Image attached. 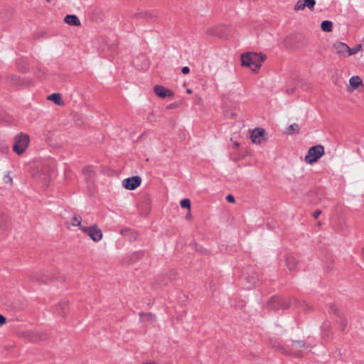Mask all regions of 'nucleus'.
<instances>
[{
    "instance_id": "a19ab883",
    "label": "nucleus",
    "mask_w": 364,
    "mask_h": 364,
    "mask_svg": "<svg viewBox=\"0 0 364 364\" xmlns=\"http://www.w3.org/2000/svg\"><path fill=\"white\" fill-rule=\"evenodd\" d=\"M143 364H156V363L154 361H146L144 362Z\"/></svg>"
},
{
    "instance_id": "dca6fc26",
    "label": "nucleus",
    "mask_w": 364,
    "mask_h": 364,
    "mask_svg": "<svg viewBox=\"0 0 364 364\" xmlns=\"http://www.w3.org/2000/svg\"><path fill=\"white\" fill-rule=\"evenodd\" d=\"M258 280H259L258 276H257V273H255V272H252L250 274H249L248 276H247L246 281H247V283L248 284L247 288V289L253 288L255 286V284L257 283Z\"/></svg>"
},
{
    "instance_id": "b1692460",
    "label": "nucleus",
    "mask_w": 364,
    "mask_h": 364,
    "mask_svg": "<svg viewBox=\"0 0 364 364\" xmlns=\"http://www.w3.org/2000/svg\"><path fill=\"white\" fill-rule=\"evenodd\" d=\"M82 172L88 178H92L95 175V171L91 166L84 167Z\"/></svg>"
},
{
    "instance_id": "0eeeda50",
    "label": "nucleus",
    "mask_w": 364,
    "mask_h": 364,
    "mask_svg": "<svg viewBox=\"0 0 364 364\" xmlns=\"http://www.w3.org/2000/svg\"><path fill=\"white\" fill-rule=\"evenodd\" d=\"M141 183V178L139 176H132L130 178H125L122 181L123 186L127 190H134L140 186Z\"/></svg>"
},
{
    "instance_id": "473e14b6",
    "label": "nucleus",
    "mask_w": 364,
    "mask_h": 364,
    "mask_svg": "<svg viewBox=\"0 0 364 364\" xmlns=\"http://www.w3.org/2000/svg\"><path fill=\"white\" fill-rule=\"evenodd\" d=\"M4 181L5 183L12 184V178L9 175V172L4 176Z\"/></svg>"
},
{
    "instance_id": "c756f323",
    "label": "nucleus",
    "mask_w": 364,
    "mask_h": 364,
    "mask_svg": "<svg viewBox=\"0 0 364 364\" xmlns=\"http://www.w3.org/2000/svg\"><path fill=\"white\" fill-rule=\"evenodd\" d=\"M361 48L362 46L360 44H358L354 48H350L349 55L358 53L361 50Z\"/></svg>"
},
{
    "instance_id": "6ab92c4d",
    "label": "nucleus",
    "mask_w": 364,
    "mask_h": 364,
    "mask_svg": "<svg viewBox=\"0 0 364 364\" xmlns=\"http://www.w3.org/2000/svg\"><path fill=\"white\" fill-rule=\"evenodd\" d=\"M45 275L43 272H36L29 277V279L32 282H47V279L44 278Z\"/></svg>"
},
{
    "instance_id": "a211bd4d",
    "label": "nucleus",
    "mask_w": 364,
    "mask_h": 364,
    "mask_svg": "<svg viewBox=\"0 0 364 364\" xmlns=\"http://www.w3.org/2000/svg\"><path fill=\"white\" fill-rule=\"evenodd\" d=\"M134 15L137 18H142L150 21H154L156 18V16L154 14L149 11H143L139 14H135Z\"/></svg>"
},
{
    "instance_id": "72a5a7b5",
    "label": "nucleus",
    "mask_w": 364,
    "mask_h": 364,
    "mask_svg": "<svg viewBox=\"0 0 364 364\" xmlns=\"http://www.w3.org/2000/svg\"><path fill=\"white\" fill-rule=\"evenodd\" d=\"M226 200L229 203H235V201L234 196L231 194H229L226 196Z\"/></svg>"
},
{
    "instance_id": "423d86ee",
    "label": "nucleus",
    "mask_w": 364,
    "mask_h": 364,
    "mask_svg": "<svg viewBox=\"0 0 364 364\" xmlns=\"http://www.w3.org/2000/svg\"><path fill=\"white\" fill-rule=\"evenodd\" d=\"M23 336L31 342H38L48 338L46 333L36 330L26 331L24 333Z\"/></svg>"
},
{
    "instance_id": "58836bf2",
    "label": "nucleus",
    "mask_w": 364,
    "mask_h": 364,
    "mask_svg": "<svg viewBox=\"0 0 364 364\" xmlns=\"http://www.w3.org/2000/svg\"><path fill=\"white\" fill-rule=\"evenodd\" d=\"M330 310H331V312L336 313V308L334 306L331 305V306H330Z\"/></svg>"
},
{
    "instance_id": "cd10ccee",
    "label": "nucleus",
    "mask_w": 364,
    "mask_h": 364,
    "mask_svg": "<svg viewBox=\"0 0 364 364\" xmlns=\"http://www.w3.org/2000/svg\"><path fill=\"white\" fill-rule=\"evenodd\" d=\"M305 9V5L304 1L299 0L294 5V9L295 11H298L300 10H304Z\"/></svg>"
},
{
    "instance_id": "c9c22d12",
    "label": "nucleus",
    "mask_w": 364,
    "mask_h": 364,
    "mask_svg": "<svg viewBox=\"0 0 364 364\" xmlns=\"http://www.w3.org/2000/svg\"><path fill=\"white\" fill-rule=\"evenodd\" d=\"M6 318L3 315L0 314V325L6 323Z\"/></svg>"
},
{
    "instance_id": "f03ea898",
    "label": "nucleus",
    "mask_w": 364,
    "mask_h": 364,
    "mask_svg": "<svg viewBox=\"0 0 364 364\" xmlns=\"http://www.w3.org/2000/svg\"><path fill=\"white\" fill-rule=\"evenodd\" d=\"M30 142V137L28 134L20 133L14 138L13 150L17 154L21 155L25 152Z\"/></svg>"
},
{
    "instance_id": "f257e3e1",
    "label": "nucleus",
    "mask_w": 364,
    "mask_h": 364,
    "mask_svg": "<svg viewBox=\"0 0 364 364\" xmlns=\"http://www.w3.org/2000/svg\"><path fill=\"white\" fill-rule=\"evenodd\" d=\"M266 55L257 53H246L241 55V65L250 68L253 72L257 73L262 63L266 60Z\"/></svg>"
},
{
    "instance_id": "6e6552de",
    "label": "nucleus",
    "mask_w": 364,
    "mask_h": 364,
    "mask_svg": "<svg viewBox=\"0 0 364 364\" xmlns=\"http://www.w3.org/2000/svg\"><path fill=\"white\" fill-rule=\"evenodd\" d=\"M8 83L12 86L18 87L21 85H28L31 82L30 80L21 78L16 75H9L6 77Z\"/></svg>"
},
{
    "instance_id": "39448f33",
    "label": "nucleus",
    "mask_w": 364,
    "mask_h": 364,
    "mask_svg": "<svg viewBox=\"0 0 364 364\" xmlns=\"http://www.w3.org/2000/svg\"><path fill=\"white\" fill-rule=\"evenodd\" d=\"M267 307L270 310L287 309L289 307V303L282 297L273 296L268 301Z\"/></svg>"
},
{
    "instance_id": "f704fd0d",
    "label": "nucleus",
    "mask_w": 364,
    "mask_h": 364,
    "mask_svg": "<svg viewBox=\"0 0 364 364\" xmlns=\"http://www.w3.org/2000/svg\"><path fill=\"white\" fill-rule=\"evenodd\" d=\"M321 214V210H316L313 213V217L315 218V219H317L319 215Z\"/></svg>"
},
{
    "instance_id": "49530a36",
    "label": "nucleus",
    "mask_w": 364,
    "mask_h": 364,
    "mask_svg": "<svg viewBox=\"0 0 364 364\" xmlns=\"http://www.w3.org/2000/svg\"><path fill=\"white\" fill-rule=\"evenodd\" d=\"M317 225L320 226V225H321V223H320V222H318V223H317Z\"/></svg>"
},
{
    "instance_id": "c03bdc74",
    "label": "nucleus",
    "mask_w": 364,
    "mask_h": 364,
    "mask_svg": "<svg viewBox=\"0 0 364 364\" xmlns=\"http://www.w3.org/2000/svg\"><path fill=\"white\" fill-rule=\"evenodd\" d=\"M235 146H239V143H238V142H235Z\"/></svg>"
},
{
    "instance_id": "9b49d317",
    "label": "nucleus",
    "mask_w": 364,
    "mask_h": 364,
    "mask_svg": "<svg viewBox=\"0 0 364 364\" xmlns=\"http://www.w3.org/2000/svg\"><path fill=\"white\" fill-rule=\"evenodd\" d=\"M265 131L264 129L256 128L251 134V140L254 144H260L265 141L264 139Z\"/></svg>"
},
{
    "instance_id": "393cba45",
    "label": "nucleus",
    "mask_w": 364,
    "mask_h": 364,
    "mask_svg": "<svg viewBox=\"0 0 364 364\" xmlns=\"http://www.w3.org/2000/svg\"><path fill=\"white\" fill-rule=\"evenodd\" d=\"M299 129H300L299 126L296 123H294V124H291L287 129L288 133L289 134H298L299 132Z\"/></svg>"
},
{
    "instance_id": "a18cd8bd",
    "label": "nucleus",
    "mask_w": 364,
    "mask_h": 364,
    "mask_svg": "<svg viewBox=\"0 0 364 364\" xmlns=\"http://www.w3.org/2000/svg\"><path fill=\"white\" fill-rule=\"evenodd\" d=\"M191 217V215L190 214H188L186 218H190Z\"/></svg>"
},
{
    "instance_id": "79ce46f5",
    "label": "nucleus",
    "mask_w": 364,
    "mask_h": 364,
    "mask_svg": "<svg viewBox=\"0 0 364 364\" xmlns=\"http://www.w3.org/2000/svg\"><path fill=\"white\" fill-rule=\"evenodd\" d=\"M19 70L23 73H26L27 71V69L26 68H19Z\"/></svg>"
},
{
    "instance_id": "f3484780",
    "label": "nucleus",
    "mask_w": 364,
    "mask_h": 364,
    "mask_svg": "<svg viewBox=\"0 0 364 364\" xmlns=\"http://www.w3.org/2000/svg\"><path fill=\"white\" fill-rule=\"evenodd\" d=\"M64 21L70 25L75 26H80V21L75 15H67L64 18Z\"/></svg>"
},
{
    "instance_id": "2eb2a0df",
    "label": "nucleus",
    "mask_w": 364,
    "mask_h": 364,
    "mask_svg": "<svg viewBox=\"0 0 364 364\" xmlns=\"http://www.w3.org/2000/svg\"><path fill=\"white\" fill-rule=\"evenodd\" d=\"M285 263H286L287 268L290 271L295 269V268L297 265L296 259H295V257L294 256L290 255H287L285 256Z\"/></svg>"
},
{
    "instance_id": "412c9836",
    "label": "nucleus",
    "mask_w": 364,
    "mask_h": 364,
    "mask_svg": "<svg viewBox=\"0 0 364 364\" xmlns=\"http://www.w3.org/2000/svg\"><path fill=\"white\" fill-rule=\"evenodd\" d=\"M48 100L53 101L58 105H63V102L62 100L61 95L60 93H53L48 97Z\"/></svg>"
},
{
    "instance_id": "4be33fe9",
    "label": "nucleus",
    "mask_w": 364,
    "mask_h": 364,
    "mask_svg": "<svg viewBox=\"0 0 364 364\" xmlns=\"http://www.w3.org/2000/svg\"><path fill=\"white\" fill-rule=\"evenodd\" d=\"M350 85L353 87V90L358 87L360 85L362 84V80L359 76H353L349 80Z\"/></svg>"
},
{
    "instance_id": "e433bc0d",
    "label": "nucleus",
    "mask_w": 364,
    "mask_h": 364,
    "mask_svg": "<svg viewBox=\"0 0 364 364\" xmlns=\"http://www.w3.org/2000/svg\"><path fill=\"white\" fill-rule=\"evenodd\" d=\"M181 71L183 74H188L190 72V69L188 67L185 66V67L182 68Z\"/></svg>"
},
{
    "instance_id": "c85d7f7f",
    "label": "nucleus",
    "mask_w": 364,
    "mask_h": 364,
    "mask_svg": "<svg viewBox=\"0 0 364 364\" xmlns=\"http://www.w3.org/2000/svg\"><path fill=\"white\" fill-rule=\"evenodd\" d=\"M180 205L183 208H188L189 210L191 208V201L188 198L183 199L181 201Z\"/></svg>"
},
{
    "instance_id": "4468645a",
    "label": "nucleus",
    "mask_w": 364,
    "mask_h": 364,
    "mask_svg": "<svg viewBox=\"0 0 364 364\" xmlns=\"http://www.w3.org/2000/svg\"><path fill=\"white\" fill-rule=\"evenodd\" d=\"M139 316L144 324H151L156 321V316L151 313H140Z\"/></svg>"
},
{
    "instance_id": "bb28decb",
    "label": "nucleus",
    "mask_w": 364,
    "mask_h": 364,
    "mask_svg": "<svg viewBox=\"0 0 364 364\" xmlns=\"http://www.w3.org/2000/svg\"><path fill=\"white\" fill-rule=\"evenodd\" d=\"M305 7H307L311 11H313L316 4L315 0H304Z\"/></svg>"
},
{
    "instance_id": "7c9ffc66",
    "label": "nucleus",
    "mask_w": 364,
    "mask_h": 364,
    "mask_svg": "<svg viewBox=\"0 0 364 364\" xmlns=\"http://www.w3.org/2000/svg\"><path fill=\"white\" fill-rule=\"evenodd\" d=\"M340 323V329L343 331L347 326V321L346 318H341L339 321Z\"/></svg>"
},
{
    "instance_id": "7ed1b4c3",
    "label": "nucleus",
    "mask_w": 364,
    "mask_h": 364,
    "mask_svg": "<svg viewBox=\"0 0 364 364\" xmlns=\"http://www.w3.org/2000/svg\"><path fill=\"white\" fill-rule=\"evenodd\" d=\"M324 154V148L321 145H316L311 147L306 156L305 161L307 164H312L316 162Z\"/></svg>"
},
{
    "instance_id": "37998d69",
    "label": "nucleus",
    "mask_w": 364,
    "mask_h": 364,
    "mask_svg": "<svg viewBox=\"0 0 364 364\" xmlns=\"http://www.w3.org/2000/svg\"><path fill=\"white\" fill-rule=\"evenodd\" d=\"M186 92L188 93V94H191L192 93V90L191 89H187Z\"/></svg>"
},
{
    "instance_id": "2f4dec72",
    "label": "nucleus",
    "mask_w": 364,
    "mask_h": 364,
    "mask_svg": "<svg viewBox=\"0 0 364 364\" xmlns=\"http://www.w3.org/2000/svg\"><path fill=\"white\" fill-rule=\"evenodd\" d=\"M179 105H180V104L178 102L171 103V104L166 105V109H176L179 107Z\"/></svg>"
},
{
    "instance_id": "aec40b11",
    "label": "nucleus",
    "mask_w": 364,
    "mask_h": 364,
    "mask_svg": "<svg viewBox=\"0 0 364 364\" xmlns=\"http://www.w3.org/2000/svg\"><path fill=\"white\" fill-rule=\"evenodd\" d=\"M82 217L80 215L74 214L72 217L71 224L73 226L78 227L82 230V228H85L82 225Z\"/></svg>"
},
{
    "instance_id": "f8f14e48",
    "label": "nucleus",
    "mask_w": 364,
    "mask_h": 364,
    "mask_svg": "<svg viewBox=\"0 0 364 364\" xmlns=\"http://www.w3.org/2000/svg\"><path fill=\"white\" fill-rule=\"evenodd\" d=\"M333 48L340 55L345 56L346 53L349 55L350 48L344 43L336 42L333 44Z\"/></svg>"
},
{
    "instance_id": "1a4fd4ad",
    "label": "nucleus",
    "mask_w": 364,
    "mask_h": 364,
    "mask_svg": "<svg viewBox=\"0 0 364 364\" xmlns=\"http://www.w3.org/2000/svg\"><path fill=\"white\" fill-rule=\"evenodd\" d=\"M154 92L160 98L172 97L174 95L172 90L159 85L154 87Z\"/></svg>"
},
{
    "instance_id": "20e7f679",
    "label": "nucleus",
    "mask_w": 364,
    "mask_h": 364,
    "mask_svg": "<svg viewBox=\"0 0 364 364\" xmlns=\"http://www.w3.org/2000/svg\"><path fill=\"white\" fill-rule=\"evenodd\" d=\"M82 231L87 235L94 242H99L102 239V232L96 224L90 227L82 228Z\"/></svg>"
},
{
    "instance_id": "a878e982",
    "label": "nucleus",
    "mask_w": 364,
    "mask_h": 364,
    "mask_svg": "<svg viewBox=\"0 0 364 364\" xmlns=\"http://www.w3.org/2000/svg\"><path fill=\"white\" fill-rule=\"evenodd\" d=\"M269 344L272 347V348H274L276 349H279V350H283V348L282 347L280 343L275 338H269Z\"/></svg>"
},
{
    "instance_id": "ea45409f",
    "label": "nucleus",
    "mask_w": 364,
    "mask_h": 364,
    "mask_svg": "<svg viewBox=\"0 0 364 364\" xmlns=\"http://www.w3.org/2000/svg\"><path fill=\"white\" fill-rule=\"evenodd\" d=\"M129 229H123V230H121V233H122V235H125V234H126L127 232H129Z\"/></svg>"
},
{
    "instance_id": "5701e85b",
    "label": "nucleus",
    "mask_w": 364,
    "mask_h": 364,
    "mask_svg": "<svg viewBox=\"0 0 364 364\" xmlns=\"http://www.w3.org/2000/svg\"><path fill=\"white\" fill-rule=\"evenodd\" d=\"M321 28L323 31L331 32L333 30V23L331 21H323L321 24Z\"/></svg>"
},
{
    "instance_id": "9d476101",
    "label": "nucleus",
    "mask_w": 364,
    "mask_h": 364,
    "mask_svg": "<svg viewBox=\"0 0 364 364\" xmlns=\"http://www.w3.org/2000/svg\"><path fill=\"white\" fill-rule=\"evenodd\" d=\"M306 348L305 343L303 341H292L291 347L289 350V353L296 356H301V350Z\"/></svg>"
},
{
    "instance_id": "ddd939ff",
    "label": "nucleus",
    "mask_w": 364,
    "mask_h": 364,
    "mask_svg": "<svg viewBox=\"0 0 364 364\" xmlns=\"http://www.w3.org/2000/svg\"><path fill=\"white\" fill-rule=\"evenodd\" d=\"M56 311L59 315L66 316L70 311L69 301L67 300L60 301L56 307Z\"/></svg>"
},
{
    "instance_id": "4c0bfd02",
    "label": "nucleus",
    "mask_w": 364,
    "mask_h": 364,
    "mask_svg": "<svg viewBox=\"0 0 364 364\" xmlns=\"http://www.w3.org/2000/svg\"><path fill=\"white\" fill-rule=\"evenodd\" d=\"M294 90H295L294 88H289V89L287 90V93L288 95H291V94L294 93Z\"/></svg>"
}]
</instances>
